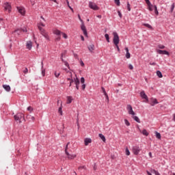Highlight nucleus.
<instances>
[{
  "mask_svg": "<svg viewBox=\"0 0 175 175\" xmlns=\"http://www.w3.org/2000/svg\"><path fill=\"white\" fill-rule=\"evenodd\" d=\"M15 121H18L19 124H21L23 120H24V114L22 113H18L14 116Z\"/></svg>",
  "mask_w": 175,
  "mask_h": 175,
  "instance_id": "obj_1",
  "label": "nucleus"
},
{
  "mask_svg": "<svg viewBox=\"0 0 175 175\" xmlns=\"http://www.w3.org/2000/svg\"><path fill=\"white\" fill-rule=\"evenodd\" d=\"M38 29L40 31L41 35H42V36H44V38H45L46 40H49L50 37L49 36V34L46 32V30H44V29H43L40 25H38Z\"/></svg>",
  "mask_w": 175,
  "mask_h": 175,
  "instance_id": "obj_2",
  "label": "nucleus"
},
{
  "mask_svg": "<svg viewBox=\"0 0 175 175\" xmlns=\"http://www.w3.org/2000/svg\"><path fill=\"white\" fill-rule=\"evenodd\" d=\"M113 44H115V46H117V44L120 43V37L118 36V33H117V32L116 31L113 33Z\"/></svg>",
  "mask_w": 175,
  "mask_h": 175,
  "instance_id": "obj_3",
  "label": "nucleus"
},
{
  "mask_svg": "<svg viewBox=\"0 0 175 175\" xmlns=\"http://www.w3.org/2000/svg\"><path fill=\"white\" fill-rule=\"evenodd\" d=\"M142 151V149H140V147L137 146H133V152L134 155H139V153Z\"/></svg>",
  "mask_w": 175,
  "mask_h": 175,
  "instance_id": "obj_4",
  "label": "nucleus"
},
{
  "mask_svg": "<svg viewBox=\"0 0 175 175\" xmlns=\"http://www.w3.org/2000/svg\"><path fill=\"white\" fill-rule=\"evenodd\" d=\"M89 8H90V9H92L93 10H98L99 9L98 5H96L95 3L91 1L89 2Z\"/></svg>",
  "mask_w": 175,
  "mask_h": 175,
  "instance_id": "obj_5",
  "label": "nucleus"
},
{
  "mask_svg": "<svg viewBox=\"0 0 175 175\" xmlns=\"http://www.w3.org/2000/svg\"><path fill=\"white\" fill-rule=\"evenodd\" d=\"M127 110H128L129 114H130L131 116H135V111H133V108H132V105H128Z\"/></svg>",
  "mask_w": 175,
  "mask_h": 175,
  "instance_id": "obj_6",
  "label": "nucleus"
},
{
  "mask_svg": "<svg viewBox=\"0 0 175 175\" xmlns=\"http://www.w3.org/2000/svg\"><path fill=\"white\" fill-rule=\"evenodd\" d=\"M81 29L83 31V35H85V36H88V33L87 32V28L85 27L84 23H81Z\"/></svg>",
  "mask_w": 175,
  "mask_h": 175,
  "instance_id": "obj_7",
  "label": "nucleus"
},
{
  "mask_svg": "<svg viewBox=\"0 0 175 175\" xmlns=\"http://www.w3.org/2000/svg\"><path fill=\"white\" fill-rule=\"evenodd\" d=\"M140 96L142 99H146V102H148V96H147V94H146L144 90L140 92Z\"/></svg>",
  "mask_w": 175,
  "mask_h": 175,
  "instance_id": "obj_8",
  "label": "nucleus"
},
{
  "mask_svg": "<svg viewBox=\"0 0 175 175\" xmlns=\"http://www.w3.org/2000/svg\"><path fill=\"white\" fill-rule=\"evenodd\" d=\"M157 53H158V54H160L162 55H170V53H169V52H167V51H163L161 49H158Z\"/></svg>",
  "mask_w": 175,
  "mask_h": 175,
  "instance_id": "obj_9",
  "label": "nucleus"
},
{
  "mask_svg": "<svg viewBox=\"0 0 175 175\" xmlns=\"http://www.w3.org/2000/svg\"><path fill=\"white\" fill-rule=\"evenodd\" d=\"M159 102H158V100L157 98H152L150 100V105L155 106V105H158Z\"/></svg>",
  "mask_w": 175,
  "mask_h": 175,
  "instance_id": "obj_10",
  "label": "nucleus"
},
{
  "mask_svg": "<svg viewBox=\"0 0 175 175\" xmlns=\"http://www.w3.org/2000/svg\"><path fill=\"white\" fill-rule=\"evenodd\" d=\"M17 9L19 13L22 14V16H24V14H25V9H24V8L17 7Z\"/></svg>",
  "mask_w": 175,
  "mask_h": 175,
  "instance_id": "obj_11",
  "label": "nucleus"
},
{
  "mask_svg": "<svg viewBox=\"0 0 175 175\" xmlns=\"http://www.w3.org/2000/svg\"><path fill=\"white\" fill-rule=\"evenodd\" d=\"M4 9L5 10H8V12H10V9H12V6L10 5V4H9V3H5L4 4Z\"/></svg>",
  "mask_w": 175,
  "mask_h": 175,
  "instance_id": "obj_12",
  "label": "nucleus"
},
{
  "mask_svg": "<svg viewBox=\"0 0 175 175\" xmlns=\"http://www.w3.org/2000/svg\"><path fill=\"white\" fill-rule=\"evenodd\" d=\"M125 51H126V58H127V59H129V58H131V53H129V49L127 47H126Z\"/></svg>",
  "mask_w": 175,
  "mask_h": 175,
  "instance_id": "obj_13",
  "label": "nucleus"
},
{
  "mask_svg": "<svg viewBox=\"0 0 175 175\" xmlns=\"http://www.w3.org/2000/svg\"><path fill=\"white\" fill-rule=\"evenodd\" d=\"M26 47L27 49H28L29 50H31V49H32V42L31 41H27V44H26Z\"/></svg>",
  "mask_w": 175,
  "mask_h": 175,
  "instance_id": "obj_14",
  "label": "nucleus"
},
{
  "mask_svg": "<svg viewBox=\"0 0 175 175\" xmlns=\"http://www.w3.org/2000/svg\"><path fill=\"white\" fill-rule=\"evenodd\" d=\"M3 88L7 91V92H10V85H3Z\"/></svg>",
  "mask_w": 175,
  "mask_h": 175,
  "instance_id": "obj_15",
  "label": "nucleus"
},
{
  "mask_svg": "<svg viewBox=\"0 0 175 175\" xmlns=\"http://www.w3.org/2000/svg\"><path fill=\"white\" fill-rule=\"evenodd\" d=\"M73 80V83H75V85L80 84V80L77 77V75H75V78H74Z\"/></svg>",
  "mask_w": 175,
  "mask_h": 175,
  "instance_id": "obj_16",
  "label": "nucleus"
},
{
  "mask_svg": "<svg viewBox=\"0 0 175 175\" xmlns=\"http://www.w3.org/2000/svg\"><path fill=\"white\" fill-rule=\"evenodd\" d=\"M92 139L91 138H85V146H88L89 143H92Z\"/></svg>",
  "mask_w": 175,
  "mask_h": 175,
  "instance_id": "obj_17",
  "label": "nucleus"
},
{
  "mask_svg": "<svg viewBox=\"0 0 175 175\" xmlns=\"http://www.w3.org/2000/svg\"><path fill=\"white\" fill-rule=\"evenodd\" d=\"M147 5L148 10H150V12H152V10H154V5L151 4V3H149V4H147Z\"/></svg>",
  "mask_w": 175,
  "mask_h": 175,
  "instance_id": "obj_18",
  "label": "nucleus"
},
{
  "mask_svg": "<svg viewBox=\"0 0 175 175\" xmlns=\"http://www.w3.org/2000/svg\"><path fill=\"white\" fill-rule=\"evenodd\" d=\"M27 118L29 121H35V117H33L31 115H27Z\"/></svg>",
  "mask_w": 175,
  "mask_h": 175,
  "instance_id": "obj_19",
  "label": "nucleus"
},
{
  "mask_svg": "<svg viewBox=\"0 0 175 175\" xmlns=\"http://www.w3.org/2000/svg\"><path fill=\"white\" fill-rule=\"evenodd\" d=\"M132 118L134 119V121H136V122H138V124H140V119H139V117L135 116V115H133L132 116Z\"/></svg>",
  "mask_w": 175,
  "mask_h": 175,
  "instance_id": "obj_20",
  "label": "nucleus"
},
{
  "mask_svg": "<svg viewBox=\"0 0 175 175\" xmlns=\"http://www.w3.org/2000/svg\"><path fill=\"white\" fill-rule=\"evenodd\" d=\"M88 49L90 51V53H92V51L95 49V46L94 44H91L88 47Z\"/></svg>",
  "mask_w": 175,
  "mask_h": 175,
  "instance_id": "obj_21",
  "label": "nucleus"
},
{
  "mask_svg": "<svg viewBox=\"0 0 175 175\" xmlns=\"http://www.w3.org/2000/svg\"><path fill=\"white\" fill-rule=\"evenodd\" d=\"M68 159H75L76 158V154H70L68 153V154H66Z\"/></svg>",
  "mask_w": 175,
  "mask_h": 175,
  "instance_id": "obj_22",
  "label": "nucleus"
},
{
  "mask_svg": "<svg viewBox=\"0 0 175 175\" xmlns=\"http://www.w3.org/2000/svg\"><path fill=\"white\" fill-rule=\"evenodd\" d=\"M98 136L100 138H101V140H103V142H106V137H105V135H103V134L99 133Z\"/></svg>",
  "mask_w": 175,
  "mask_h": 175,
  "instance_id": "obj_23",
  "label": "nucleus"
},
{
  "mask_svg": "<svg viewBox=\"0 0 175 175\" xmlns=\"http://www.w3.org/2000/svg\"><path fill=\"white\" fill-rule=\"evenodd\" d=\"M69 144H70V142H68L66 146V148H65L66 155H69V152H68V147Z\"/></svg>",
  "mask_w": 175,
  "mask_h": 175,
  "instance_id": "obj_24",
  "label": "nucleus"
},
{
  "mask_svg": "<svg viewBox=\"0 0 175 175\" xmlns=\"http://www.w3.org/2000/svg\"><path fill=\"white\" fill-rule=\"evenodd\" d=\"M65 55H66V51H64L61 55L60 59L62 61V62H64V57H65Z\"/></svg>",
  "mask_w": 175,
  "mask_h": 175,
  "instance_id": "obj_25",
  "label": "nucleus"
},
{
  "mask_svg": "<svg viewBox=\"0 0 175 175\" xmlns=\"http://www.w3.org/2000/svg\"><path fill=\"white\" fill-rule=\"evenodd\" d=\"M157 75L158 77H159V79H162V77H163V75H162V72L159 70L157 71Z\"/></svg>",
  "mask_w": 175,
  "mask_h": 175,
  "instance_id": "obj_26",
  "label": "nucleus"
},
{
  "mask_svg": "<svg viewBox=\"0 0 175 175\" xmlns=\"http://www.w3.org/2000/svg\"><path fill=\"white\" fill-rule=\"evenodd\" d=\"M42 65V76H44L46 75V70L43 69V62H41Z\"/></svg>",
  "mask_w": 175,
  "mask_h": 175,
  "instance_id": "obj_27",
  "label": "nucleus"
},
{
  "mask_svg": "<svg viewBox=\"0 0 175 175\" xmlns=\"http://www.w3.org/2000/svg\"><path fill=\"white\" fill-rule=\"evenodd\" d=\"M151 173H153L155 175H161V174H159V172L154 169L151 170Z\"/></svg>",
  "mask_w": 175,
  "mask_h": 175,
  "instance_id": "obj_28",
  "label": "nucleus"
},
{
  "mask_svg": "<svg viewBox=\"0 0 175 175\" xmlns=\"http://www.w3.org/2000/svg\"><path fill=\"white\" fill-rule=\"evenodd\" d=\"M105 38L108 43H110V37H109V34L106 33L105 35Z\"/></svg>",
  "mask_w": 175,
  "mask_h": 175,
  "instance_id": "obj_29",
  "label": "nucleus"
},
{
  "mask_svg": "<svg viewBox=\"0 0 175 175\" xmlns=\"http://www.w3.org/2000/svg\"><path fill=\"white\" fill-rule=\"evenodd\" d=\"M142 135H144V136H148V132L147 131V130L144 129L142 132Z\"/></svg>",
  "mask_w": 175,
  "mask_h": 175,
  "instance_id": "obj_30",
  "label": "nucleus"
},
{
  "mask_svg": "<svg viewBox=\"0 0 175 175\" xmlns=\"http://www.w3.org/2000/svg\"><path fill=\"white\" fill-rule=\"evenodd\" d=\"M62 33V32H61L59 30L55 31V35H57V36H61Z\"/></svg>",
  "mask_w": 175,
  "mask_h": 175,
  "instance_id": "obj_31",
  "label": "nucleus"
},
{
  "mask_svg": "<svg viewBox=\"0 0 175 175\" xmlns=\"http://www.w3.org/2000/svg\"><path fill=\"white\" fill-rule=\"evenodd\" d=\"M72 97L71 96H67V103L68 104H70V103H72Z\"/></svg>",
  "mask_w": 175,
  "mask_h": 175,
  "instance_id": "obj_32",
  "label": "nucleus"
},
{
  "mask_svg": "<svg viewBox=\"0 0 175 175\" xmlns=\"http://www.w3.org/2000/svg\"><path fill=\"white\" fill-rule=\"evenodd\" d=\"M154 10L155 14L158 16V14H159V12H158V8H157V5H154Z\"/></svg>",
  "mask_w": 175,
  "mask_h": 175,
  "instance_id": "obj_33",
  "label": "nucleus"
},
{
  "mask_svg": "<svg viewBox=\"0 0 175 175\" xmlns=\"http://www.w3.org/2000/svg\"><path fill=\"white\" fill-rule=\"evenodd\" d=\"M144 27H146L147 28H149V29H152V26H151L148 23H144Z\"/></svg>",
  "mask_w": 175,
  "mask_h": 175,
  "instance_id": "obj_34",
  "label": "nucleus"
},
{
  "mask_svg": "<svg viewBox=\"0 0 175 175\" xmlns=\"http://www.w3.org/2000/svg\"><path fill=\"white\" fill-rule=\"evenodd\" d=\"M63 62H64L65 66H66L68 69H70V67L69 66V63H68V62L64 60Z\"/></svg>",
  "mask_w": 175,
  "mask_h": 175,
  "instance_id": "obj_35",
  "label": "nucleus"
},
{
  "mask_svg": "<svg viewBox=\"0 0 175 175\" xmlns=\"http://www.w3.org/2000/svg\"><path fill=\"white\" fill-rule=\"evenodd\" d=\"M124 124L126 125V126H129L131 125V123L126 119H124Z\"/></svg>",
  "mask_w": 175,
  "mask_h": 175,
  "instance_id": "obj_36",
  "label": "nucleus"
},
{
  "mask_svg": "<svg viewBox=\"0 0 175 175\" xmlns=\"http://www.w3.org/2000/svg\"><path fill=\"white\" fill-rule=\"evenodd\" d=\"M15 32H16L17 35H21V29H17L15 30Z\"/></svg>",
  "mask_w": 175,
  "mask_h": 175,
  "instance_id": "obj_37",
  "label": "nucleus"
},
{
  "mask_svg": "<svg viewBox=\"0 0 175 175\" xmlns=\"http://www.w3.org/2000/svg\"><path fill=\"white\" fill-rule=\"evenodd\" d=\"M155 133L157 139H161V133H158L157 131H155Z\"/></svg>",
  "mask_w": 175,
  "mask_h": 175,
  "instance_id": "obj_38",
  "label": "nucleus"
},
{
  "mask_svg": "<svg viewBox=\"0 0 175 175\" xmlns=\"http://www.w3.org/2000/svg\"><path fill=\"white\" fill-rule=\"evenodd\" d=\"M58 113L60 114V116H62V107H59Z\"/></svg>",
  "mask_w": 175,
  "mask_h": 175,
  "instance_id": "obj_39",
  "label": "nucleus"
},
{
  "mask_svg": "<svg viewBox=\"0 0 175 175\" xmlns=\"http://www.w3.org/2000/svg\"><path fill=\"white\" fill-rule=\"evenodd\" d=\"M126 155H131V152L129 151V149H128V148H126Z\"/></svg>",
  "mask_w": 175,
  "mask_h": 175,
  "instance_id": "obj_40",
  "label": "nucleus"
},
{
  "mask_svg": "<svg viewBox=\"0 0 175 175\" xmlns=\"http://www.w3.org/2000/svg\"><path fill=\"white\" fill-rule=\"evenodd\" d=\"M114 2L117 5V6H120V5L121 4L120 0H114Z\"/></svg>",
  "mask_w": 175,
  "mask_h": 175,
  "instance_id": "obj_41",
  "label": "nucleus"
},
{
  "mask_svg": "<svg viewBox=\"0 0 175 175\" xmlns=\"http://www.w3.org/2000/svg\"><path fill=\"white\" fill-rule=\"evenodd\" d=\"M22 32H28L27 27L21 28Z\"/></svg>",
  "mask_w": 175,
  "mask_h": 175,
  "instance_id": "obj_42",
  "label": "nucleus"
},
{
  "mask_svg": "<svg viewBox=\"0 0 175 175\" xmlns=\"http://www.w3.org/2000/svg\"><path fill=\"white\" fill-rule=\"evenodd\" d=\"M27 110L28 111H30V113H32V111H33V108H32V107H28Z\"/></svg>",
  "mask_w": 175,
  "mask_h": 175,
  "instance_id": "obj_43",
  "label": "nucleus"
},
{
  "mask_svg": "<svg viewBox=\"0 0 175 175\" xmlns=\"http://www.w3.org/2000/svg\"><path fill=\"white\" fill-rule=\"evenodd\" d=\"M67 80L68 81H71V83H73L74 80H73V78L72 77V74L70 78H67Z\"/></svg>",
  "mask_w": 175,
  "mask_h": 175,
  "instance_id": "obj_44",
  "label": "nucleus"
},
{
  "mask_svg": "<svg viewBox=\"0 0 175 175\" xmlns=\"http://www.w3.org/2000/svg\"><path fill=\"white\" fill-rule=\"evenodd\" d=\"M127 10L131 12V4H129V2H127Z\"/></svg>",
  "mask_w": 175,
  "mask_h": 175,
  "instance_id": "obj_45",
  "label": "nucleus"
},
{
  "mask_svg": "<svg viewBox=\"0 0 175 175\" xmlns=\"http://www.w3.org/2000/svg\"><path fill=\"white\" fill-rule=\"evenodd\" d=\"M62 35L63 38H64V39H68V35H66V33H62Z\"/></svg>",
  "mask_w": 175,
  "mask_h": 175,
  "instance_id": "obj_46",
  "label": "nucleus"
},
{
  "mask_svg": "<svg viewBox=\"0 0 175 175\" xmlns=\"http://www.w3.org/2000/svg\"><path fill=\"white\" fill-rule=\"evenodd\" d=\"M101 89H102V91H103L104 95H107V93L106 92V90H105V88L102 87Z\"/></svg>",
  "mask_w": 175,
  "mask_h": 175,
  "instance_id": "obj_47",
  "label": "nucleus"
},
{
  "mask_svg": "<svg viewBox=\"0 0 175 175\" xmlns=\"http://www.w3.org/2000/svg\"><path fill=\"white\" fill-rule=\"evenodd\" d=\"M158 47H159V49H165V45L159 44L158 46Z\"/></svg>",
  "mask_w": 175,
  "mask_h": 175,
  "instance_id": "obj_48",
  "label": "nucleus"
},
{
  "mask_svg": "<svg viewBox=\"0 0 175 175\" xmlns=\"http://www.w3.org/2000/svg\"><path fill=\"white\" fill-rule=\"evenodd\" d=\"M118 14L120 18H122V14H121V12L118 11Z\"/></svg>",
  "mask_w": 175,
  "mask_h": 175,
  "instance_id": "obj_49",
  "label": "nucleus"
},
{
  "mask_svg": "<svg viewBox=\"0 0 175 175\" xmlns=\"http://www.w3.org/2000/svg\"><path fill=\"white\" fill-rule=\"evenodd\" d=\"M129 68L131 70H133V66L131 64H129Z\"/></svg>",
  "mask_w": 175,
  "mask_h": 175,
  "instance_id": "obj_50",
  "label": "nucleus"
},
{
  "mask_svg": "<svg viewBox=\"0 0 175 175\" xmlns=\"http://www.w3.org/2000/svg\"><path fill=\"white\" fill-rule=\"evenodd\" d=\"M85 81V79H84V77H81V83H82V84H84V82Z\"/></svg>",
  "mask_w": 175,
  "mask_h": 175,
  "instance_id": "obj_51",
  "label": "nucleus"
},
{
  "mask_svg": "<svg viewBox=\"0 0 175 175\" xmlns=\"http://www.w3.org/2000/svg\"><path fill=\"white\" fill-rule=\"evenodd\" d=\"M60 75H61V73H59V72H58V73L57 72H55V77H59Z\"/></svg>",
  "mask_w": 175,
  "mask_h": 175,
  "instance_id": "obj_52",
  "label": "nucleus"
},
{
  "mask_svg": "<svg viewBox=\"0 0 175 175\" xmlns=\"http://www.w3.org/2000/svg\"><path fill=\"white\" fill-rule=\"evenodd\" d=\"M23 73H25V75H27V73H28V68H25V70H23Z\"/></svg>",
  "mask_w": 175,
  "mask_h": 175,
  "instance_id": "obj_53",
  "label": "nucleus"
},
{
  "mask_svg": "<svg viewBox=\"0 0 175 175\" xmlns=\"http://www.w3.org/2000/svg\"><path fill=\"white\" fill-rule=\"evenodd\" d=\"M83 169H85V166L83 165L79 167V170H83Z\"/></svg>",
  "mask_w": 175,
  "mask_h": 175,
  "instance_id": "obj_54",
  "label": "nucleus"
},
{
  "mask_svg": "<svg viewBox=\"0 0 175 175\" xmlns=\"http://www.w3.org/2000/svg\"><path fill=\"white\" fill-rule=\"evenodd\" d=\"M39 26L45 27L46 25L43 23H40V24H38V27H39Z\"/></svg>",
  "mask_w": 175,
  "mask_h": 175,
  "instance_id": "obj_55",
  "label": "nucleus"
},
{
  "mask_svg": "<svg viewBox=\"0 0 175 175\" xmlns=\"http://www.w3.org/2000/svg\"><path fill=\"white\" fill-rule=\"evenodd\" d=\"M173 10H174V3H173V4L171 5V12H173Z\"/></svg>",
  "mask_w": 175,
  "mask_h": 175,
  "instance_id": "obj_56",
  "label": "nucleus"
},
{
  "mask_svg": "<svg viewBox=\"0 0 175 175\" xmlns=\"http://www.w3.org/2000/svg\"><path fill=\"white\" fill-rule=\"evenodd\" d=\"M105 98L107 100V102H109V96L107 95V94H105Z\"/></svg>",
  "mask_w": 175,
  "mask_h": 175,
  "instance_id": "obj_57",
  "label": "nucleus"
},
{
  "mask_svg": "<svg viewBox=\"0 0 175 175\" xmlns=\"http://www.w3.org/2000/svg\"><path fill=\"white\" fill-rule=\"evenodd\" d=\"M56 40L57 42H59V40H61V36H58L57 38H56Z\"/></svg>",
  "mask_w": 175,
  "mask_h": 175,
  "instance_id": "obj_58",
  "label": "nucleus"
},
{
  "mask_svg": "<svg viewBox=\"0 0 175 175\" xmlns=\"http://www.w3.org/2000/svg\"><path fill=\"white\" fill-rule=\"evenodd\" d=\"M145 2L146 3V5L150 4L151 2L150 1V0H145Z\"/></svg>",
  "mask_w": 175,
  "mask_h": 175,
  "instance_id": "obj_59",
  "label": "nucleus"
},
{
  "mask_svg": "<svg viewBox=\"0 0 175 175\" xmlns=\"http://www.w3.org/2000/svg\"><path fill=\"white\" fill-rule=\"evenodd\" d=\"M78 18H79V21H80L81 23H83V19H81V17H80V15H79V14L78 15Z\"/></svg>",
  "mask_w": 175,
  "mask_h": 175,
  "instance_id": "obj_60",
  "label": "nucleus"
},
{
  "mask_svg": "<svg viewBox=\"0 0 175 175\" xmlns=\"http://www.w3.org/2000/svg\"><path fill=\"white\" fill-rule=\"evenodd\" d=\"M30 2L31 3L32 6H33V5H35V1L33 0H31Z\"/></svg>",
  "mask_w": 175,
  "mask_h": 175,
  "instance_id": "obj_61",
  "label": "nucleus"
},
{
  "mask_svg": "<svg viewBox=\"0 0 175 175\" xmlns=\"http://www.w3.org/2000/svg\"><path fill=\"white\" fill-rule=\"evenodd\" d=\"M82 90H85V84L82 85Z\"/></svg>",
  "mask_w": 175,
  "mask_h": 175,
  "instance_id": "obj_62",
  "label": "nucleus"
},
{
  "mask_svg": "<svg viewBox=\"0 0 175 175\" xmlns=\"http://www.w3.org/2000/svg\"><path fill=\"white\" fill-rule=\"evenodd\" d=\"M81 66H84V62L83 61H81Z\"/></svg>",
  "mask_w": 175,
  "mask_h": 175,
  "instance_id": "obj_63",
  "label": "nucleus"
},
{
  "mask_svg": "<svg viewBox=\"0 0 175 175\" xmlns=\"http://www.w3.org/2000/svg\"><path fill=\"white\" fill-rule=\"evenodd\" d=\"M173 121L175 122V113L173 115Z\"/></svg>",
  "mask_w": 175,
  "mask_h": 175,
  "instance_id": "obj_64",
  "label": "nucleus"
}]
</instances>
